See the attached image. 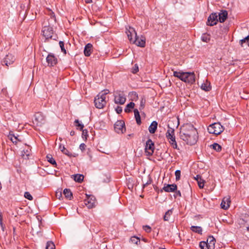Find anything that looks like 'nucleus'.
Here are the masks:
<instances>
[{
  "mask_svg": "<svg viewBox=\"0 0 249 249\" xmlns=\"http://www.w3.org/2000/svg\"><path fill=\"white\" fill-rule=\"evenodd\" d=\"M116 111L118 114H120L122 112V108L121 107L118 106L116 108Z\"/></svg>",
  "mask_w": 249,
  "mask_h": 249,
  "instance_id": "nucleus-49",
  "label": "nucleus"
},
{
  "mask_svg": "<svg viewBox=\"0 0 249 249\" xmlns=\"http://www.w3.org/2000/svg\"><path fill=\"white\" fill-rule=\"evenodd\" d=\"M218 21L221 22H224L228 18V12L226 10L221 11L218 14Z\"/></svg>",
  "mask_w": 249,
  "mask_h": 249,
  "instance_id": "nucleus-19",
  "label": "nucleus"
},
{
  "mask_svg": "<svg viewBox=\"0 0 249 249\" xmlns=\"http://www.w3.org/2000/svg\"><path fill=\"white\" fill-rule=\"evenodd\" d=\"M143 230L147 233H149L151 231V228L150 226L146 225L143 227Z\"/></svg>",
  "mask_w": 249,
  "mask_h": 249,
  "instance_id": "nucleus-44",
  "label": "nucleus"
},
{
  "mask_svg": "<svg viewBox=\"0 0 249 249\" xmlns=\"http://www.w3.org/2000/svg\"><path fill=\"white\" fill-rule=\"evenodd\" d=\"M155 149V145L153 141L149 139L145 146V153L147 156H152L154 153Z\"/></svg>",
  "mask_w": 249,
  "mask_h": 249,
  "instance_id": "nucleus-7",
  "label": "nucleus"
},
{
  "mask_svg": "<svg viewBox=\"0 0 249 249\" xmlns=\"http://www.w3.org/2000/svg\"><path fill=\"white\" fill-rule=\"evenodd\" d=\"M95 198L93 196L86 195V198L84 199V204L88 209H91L95 207Z\"/></svg>",
  "mask_w": 249,
  "mask_h": 249,
  "instance_id": "nucleus-9",
  "label": "nucleus"
},
{
  "mask_svg": "<svg viewBox=\"0 0 249 249\" xmlns=\"http://www.w3.org/2000/svg\"><path fill=\"white\" fill-rule=\"evenodd\" d=\"M75 134V132L74 131H71L70 132V135L71 136H73Z\"/></svg>",
  "mask_w": 249,
  "mask_h": 249,
  "instance_id": "nucleus-57",
  "label": "nucleus"
},
{
  "mask_svg": "<svg viewBox=\"0 0 249 249\" xmlns=\"http://www.w3.org/2000/svg\"><path fill=\"white\" fill-rule=\"evenodd\" d=\"M217 17L218 16L216 13L211 14L208 18L207 24L211 26L216 25L218 21Z\"/></svg>",
  "mask_w": 249,
  "mask_h": 249,
  "instance_id": "nucleus-12",
  "label": "nucleus"
},
{
  "mask_svg": "<svg viewBox=\"0 0 249 249\" xmlns=\"http://www.w3.org/2000/svg\"><path fill=\"white\" fill-rule=\"evenodd\" d=\"M158 126V123L156 121H153L152 122L148 128V130L151 134H154Z\"/></svg>",
  "mask_w": 249,
  "mask_h": 249,
  "instance_id": "nucleus-21",
  "label": "nucleus"
},
{
  "mask_svg": "<svg viewBox=\"0 0 249 249\" xmlns=\"http://www.w3.org/2000/svg\"><path fill=\"white\" fill-rule=\"evenodd\" d=\"M201 40L205 42H208L210 40V37L208 35L204 34L201 36Z\"/></svg>",
  "mask_w": 249,
  "mask_h": 249,
  "instance_id": "nucleus-33",
  "label": "nucleus"
},
{
  "mask_svg": "<svg viewBox=\"0 0 249 249\" xmlns=\"http://www.w3.org/2000/svg\"><path fill=\"white\" fill-rule=\"evenodd\" d=\"M240 42L242 46H243V43L246 42L248 43V45L249 46V36H248L244 39L240 40Z\"/></svg>",
  "mask_w": 249,
  "mask_h": 249,
  "instance_id": "nucleus-35",
  "label": "nucleus"
},
{
  "mask_svg": "<svg viewBox=\"0 0 249 249\" xmlns=\"http://www.w3.org/2000/svg\"><path fill=\"white\" fill-rule=\"evenodd\" d=\"M126 101L125 95L123 92H117L114 96V102L117 104L124 105Z\"/></svg>",
  "mask_w": 249,
  "mask_h": 249,
  "instance_id": "nucleus-8",
  "label": "nucleus"
},
{
  "mask_svg": "<svg viewBox=\"0 0 249 249\" xmlns=\"http://www.w3.org/2000/svg\"><path fill=\"white\" fill-rule=\"evenodd\" d=\"M42 32L43 36L45 37L46 40L52 39L53 36V28L50 26H45L43 28Z\"/></svg>",
  "mask_w": 249,
  "mask_h": 249,
  "instance_id": "nucleus-11",
  "label": "nucleus"
},
{
  "mask_svg": "<svg viewBox=\"0 0 249 249\" xmlns=\"http://www.w3.org/2000/svg\"><path fill=\"white\" fill-rule=\"evenodd\" d=\"M166 137L172 147L177 149L178 145L176 141L175 130L174 128L170 127L169 125H168V130L166 133Z\"/></svg>",
  "mask_w": 249,
  "mask_h": 249,
  "instance_id": "nucleus-5",
  "label": "nucleus"
},
{
  "mask_svg": "<svg viewBox=\"0 0 249 249\" xmlns=\"http://www.w3.org/2000/svg\"><path fill=\"white\" fill-rule=\"evenodd\" d=\"M135 106V104L133 102H130L129 104H128L126 107L124 109V111L125 112H129L131 111V109H132L134 108Z\"/></svg>",
  "mask_w": 249,
  "mask_h": 249,
  "instance_id": "nucleus-29",
  "label": "nucleus"
},
{
  "mask_svg": "<svg viewBox=\"0 0 249 249\" xmlns=\"http://www.w3.org/2000/svg\"><path fill=\"white\" fill-rule=\"evenodd\" d=\"M59 149L64 154L69 156H71V153L67 149H66L64 146H62L60 145L59 146Z\"/></svg>",
  "mask_w": 249,
  "mask_h": 249,
  "instance_id": "nucleus-30",
  "label": "nucleus"
},
{
  "mask_svg": "<svg viewBox=\"0 0 249 249\" xmlns=\"http://www.w3.org/2000/svg\"><path fill=\"white\" fill-rule=\"evenodd\" d=\"M173 213V210L172 209H170L168 210L165 213L164 216H163V220L165 221H168L169 220L170 217L171 215Z\"/></svg>",
  "mask_w": 249,
  "mask_h": 249,
  "instance_id": "nucleus-25",
  "label": "nucleus"
},
{
  "mask_svg": "<svg viewBox=\"0 0 249 249\" xmlns=\"http://www.w3.org/2000/svg\"><path fill=\"white\" fill-rule=\"evenodd\" d=\"M114 130L117 133H123L125 130L124 122L122 120L117 121L114 125Z\"/></svg>",
  "mask_w": 249,
  "mask_h": 249,
  "instance_id": "nucleus-10",
  "label": "nucleus"
},
{
  "mask_svg": "<svg viewBox=\"0 0 249 249\" xmlns=\"http://www.w3.org/2000/svg\"><path fill=\"white\" fill-rule=\"evenodd\" d=\"M197 182L200 188H203L204 187L205 181L202 178L199 179L198 181H197Z\"/></svg>",
  "mask_w": 249,
  "mask_h": 249,
  "instance_id": "nucleus-40",
  "label": "nucleus"
},
{
  "mask_svg": "<svg viewBox=\"0 0 249 249\" xmlns=\"http://www.w3.org/2000/svg\"><path fill=\"white\" fill-rule=\"evenodd\" d=\"M139 71V67L137 64H135L133 67L132 72L133 73H136Z\"/></svg>",
  "mask_w": 249,
  "mask_h": 249,
  "instance_id": "nucleus-43",
  "label": "nucleus"
},
{
  "mask_svg": "<svg viewBox=\"0 0 249 249\" xmlns=\"http://www.w3.org/2000/svg\"><path fill=\"white\" fill-rule=\"evenodd\" d=\"M134 116H140L139 112V111H138V110L137 109H134Z\"/></svg>",
  "mask_w": 249,
  "mask_h": 249,
  "instance_id": "nucleus-53",
  "label": "nucleus"
},
{
  "mask_svg": "<svg viewBox=\"0 0 249 249\" xmlns=\"http://www.w3.org/2000/svg\"><path fill=\"white\" fill-rule=\"evenodd\" d=\"M0 226H1L2 230L3 231L4 227V225H3V223H2V216L0 217Z\"/></svg>",
  "mask_w": 249,
  "mask_h": 249,
  "instance_id": "nucleus-52",
  "label": "nucleus"
},
{
  "mask_svg": "<svg viewBox=\"0 0 249 249\" xmlns=\"http://www.w3.org/2000/svg\"><path fill=\"white\" fill-rule=\"evenodd\" d=\"M131 240L132 242L134 243L135 244H137L138 242H140V240L139 238L136 237H133L131 238Z\"/></svg>",
  "mask_w": 249,
  "mask_h": 249,
  "instance_id": "nucleus-45",
  "label": "nucleus"
},
{
  "mask_svg": "<svg viewBox=\"0 0 249 249\" xmlns=\"http://www.w3.org/2000/svg\"><path fill=\"white\" fill-rule=\"evenodd\" d=\"M151 182H152V180L150 178H149V179L146 183L143 184V188L145 187L148 185L151 184Z\"/></svg>",
  "mask_w": 249,
  "mask_h": 249,
  "instance_id": "nucleus-51",
  "label": "nucleus"
},
{
  "mask_svg": "<svg viewBox=\"0 0 249 249\" xmlns=\"http://www.w3.org/2000/svg\"><path fill=\"white\" fill-rule=\"evenodd\" d=\"M2 188L1 183L0 182V189Z\"/></svg>",
  "mask_w": 249,
  "mask_h": 249,
  "instance_id": "nucleus-58",
  "label": "nucleus"
},
{
  "mask_svg": "<svg viewBox=\"0 0 249 249\" xmlns=\"http://www.w3.org/2000/svg\"><path fill=\"white\" fill-rule=\"evenodd\" d=\"M85 2L87 3H89L92 2V0H85Z\"/></svg>",
  "mask_w": 249,
  "mask_h": 249,
  "instance_id": "nucleus-56",
  "label": "nucleus"
},
{
  "mask_svg": "<svg viewBox=\"0 0 249 249\" xmlns=\"http://www.w3.org/2000/svg\"><path fill=\"white\" fill-rule=\"evenodd\" d=\"M195 179L196 180V181H198L199 179H200V178H201V177L200 176V175H197L196 177L195 178Z\"/></svg>",
  "mask_w": 249,
  "mask_h": 249,
  "instance_id": "nucleus-54",
  "label": "nucleus"
},
{
  "mask_svg": "<svg viewBox=\"0 0 249 249\" xmlns=\"http://www.w3.org/2000/svg\"><path fill=\"white\" fill-rule=\"evenodd\" d=\"M63 194L66 198L70 200L72 197V194L69 189H65L63 191Z\"/></svg>",
  "mask_w": 249,
  "mask_h": 249,
  "instance_id": "nucleus-24",
  "label": "nucleus"
},
{
  "mask_svg": "<svg viewBox=\"0 0 249 249\" xmlns=\"http://www.w3.org/2000/svg\"><path fill=\"white\" fill-rule=\"evenodd\" d=\"M201 88L206 91H209L211 89V86L210 83L208 82V81H206L205 83H203L202 84L201 86Z\"/></svg>",
  "mask_w": 249,
  "mask_h": 249,
  "instance_id": "nucleus-23",
  "label": "nucleus"
},
{
  "mask_svg": "<svg viewBox=\"0 0 249 249\" xmlns=\"http://www.w3.org/2000/svg\"><path fill=\"white\" fill-rule=\"evenodd\" d=\"M248 230L249 231V227H247Z\"/></svg>",
  "mask_w": 249,
  "mask_h": 249,
  "instance_id": "nucleus-59",
  "label": "nucleus"
},
{
  "mask_svg": "<svg viewBox=\"0 0 249 249\" xmlns=\"http://www.w3.org/2000/svg\"><path fill=\"white\" fill-rule=\"evenodd\" d=\"M35 121L37 125H41L45 123V117L42 114L38 112L35 115Z\"/></svg>",
  "mask_w": 249,
  "mask_h": 249,
  "instance_id": "nucleus-14",
  "label": "nucleus"
},
{
  "mask_svg": "<svg viewBox=\"0 0 249 249\" xmlns=\"http://www.w3.org/2000/svg\"><path fill=\"white\" fill-rule=\"evenodd\" d=\"M215 243V239L212 236H209L207 240V242H206V243L207 244L208 248H209L210 249H214Z\"/></svg>",
  "mask_w": 249,
  "mask_h": 249,
  "instance_id": "nucleus-17",
  "label": "nucleus"
},
{
  "mask_svg": "<svg viewBox=\"0 0 249 249\" xmlns=\"http://www.w3.org/2000/svg\"><path fill=\"white\" fill-rule=\"evenodd\" d=\"M191 229L193 231L195 232H196L201 234H202V229L200 227L192 226L191 227Z\"/></svg>",
  "mask_w": 249,
  "mask_h": 249,
  "instance_id": "nucleus-26",
  "label": "nucleus"
},
{
  "mask_svg": "<svg viewBox=\"0 0 249 249\" xmlns=\"http://www.w3.org/2000/svg\"><path fill=\"white\" fill-rule=\"evenodd\" d=\"M86 146V145L83 143L80 145L79 148L82 152H83L84 150H85Z\"/></svg>",
  "mask_w": 249,
  "mask_h": 249,
  "instance_id": "nucleus-46",
  "label": "nucleus"
},
{
  "mask_svg": "<svg viewBox=\"0 0 249 249\" xmlns=\"http://www.w3.org/2000/svg\"><path fill=\"white\" fill-rule=\"evenodd\" d=\"M84 176L81 174H77L74 176V179L78 182H81L84 179Z\"/></svg>",
  "mask_w": 249,
  "mask_h": 249,
  "instance_id": "nucleus-28",
  "label": "nucleus"
},
{
  "mask_svg": "<svg viewBox=\"0 0 249 249\" xmlns=\"http://www.w3.org/2000/svg\"><path fill=\"white\" fill-rule=\"evenodd\" d=\"M177 189V186L175 184H168L164 186L163 190L166 192H173Z\"/></svg>",
  "mask_w": 249,
  "mask_h": 249,
  "instance_id": "nucleus-18",
  "label": "nucleus"
},
{
  "mask_svg": "<svg viewBox=\"0 0 249 249\" xmlns=\"http://www.w3.org/2000/svg\"><path fill=\"white\" fill-rule=\"evenodd\" d=\"M173 76L185 83L192 84L195 82V74L194 72L174 71Z\"/></svg>",
  "mask_w": 249,
  "mask_h": 249,
  "instance_id": "nucleus-4",
  "label": "nucleus"
},
{
  "mask_svg": "<svg viewBox=\"0 0 249 249\" xmlns=\"http://www.w3.org/2000/svg\"><path fill=\"white\" fill-rule=\"evenodd\" d=\"M74 123L75 124V126L77 127V128H79L80 130H83L84 125L82 124H80L78 120H75Z\"/></svg>",
  "mask_w": 249,
  "mask_h": 249,
  "instance_id": "nucleus-37",
  "label": "nucleus"
},
{
  "mask_svg": "<svg viewBox=\"0 0 249 249\" xmlns=\"http://www.w3.org/2000/svg\"><path fill=\"white\" fill-rule=\"evenodd\" d=\"M46 159L48 162L53 165L54 166H56L57 164L55 160L52 157L51 155H48L46 156Z\"/></svg>",
  "mask_w": 249,
  "mask_h": 249,
  "instance_id": "nucleus-27",
  "label": "nucleus"
},
{
  "mask_svg": "<svg viewBox=\"0 0 249 249\" xmlns=\"http://www.w3.org/2000/svg\"><path fill=\"white\" fill-rule=\"evenodd\" d=\"M176 194L177 196H181V193L179 191H178L176 192Z\"/></svg>",
  "mask_w": 249,
  "mask_h": 249,
  "instance_id": "nucleus-55",
  "label": "nucleus"
},
{
  "mask_svg": "<svg viewBox=\"0 0 249 249\" xmlns=\"http://www.w3.org/2000/svg\"><path fill=\"white\" fill-rule=\"evenodd\" d=\"M211 146L217 152H219L221 150V146L217 143H214Z\"/></svg>",
  "mask_w": 249,
  "mask_h": 249,
  "instance_id": "nucleus-31",
  "label": "nucleus"
},
{
  "mask_svg": "<svg viewBox=\"0 0 249 249\" xmlns=\"http://www.w3.org/2000/svg\"><path fill=\"white\" fill-rule=\"evenodd\" d=\"M224 130V127L219 123H215L208 127V131L211 134L216 135L221 133Z\"/></svg>",
  "mask_w": 249,
  "mask_h": 249,
  "instance_id": "nucleus-6",
  "label": "nucleus"
},
{
  "mask_svg": "<svg viewBox=\"0 0 249 249\" xmlns=\"http://www.w3.org/2000/svg\"><path fill=\"white\" fill-rule=\"evenodd\" d=\"M199 247L201 249H210L208 248L207 244L206 243V242L201 241L199 243Z\"/></svg>",
  "mask_w": 249,
  "mask_h": 249,
  "instance_id": "nucleus-34",
  "label": "nucleus"
},
{
  "mask_svg": "<svg viewBox=\"0 0 249 249\" xmlns=\"http://www.w3.org/2000/svg\"><path fill=\"white\" fill-rule=\"evenodd\" d=\"M131 30V31H129L127 33V36L129 41L135 43L138 46L144 47L145 45V37L143 36L139 37L137 36V33L133 28Z\"/></svg>",
  "mask_w": 249,
  "mask_h": 249,
  "instance_id": "nucleus-3",
  "label": "nucleus"
},
{
  "mask_svg": "<svg viewBox=\"0 0 249 249\" xmlns=\"http://www.w3.org/2000/svg\"><path fill=\"white\" fill-rule=\"evenodd\" d=\"M109 90H104L100 92L94 99V104L96 108L99 109L103 108L106 105L107 101L109 99L107 94Z\"/></svg>",
  "mask_w": 249,
  "mask_h": 249,
  "instance_id": "nucleus-2",
  "label": "nucleus"
},
{
  "mask_svg": "<svg viewBox=\"0 0 249 249\" xmlns=\"http://www.w3.org/2000/svg\"><path fill=\"white\" fill-rule=\"evenodd\" d=\"M24 196L26 199L29 200H32L33 199V196L28 192H25Z\"/></svg>",
  "mask_w": 249,
  "mask_h": 249,
  "instance_id": "nucleus-39",
  "label": "nucleus"
},
{
  "mask_svg": "<svg viewBox=\"0 0 249 249\" xmlns=\"http://www.w3.org/2000/svg\"><path fill=\"white\" fill-rule=\"evenodd\" d=\"M179 136L187 144L194 145L197 141L198 133L194 126L189 124H184L180 127Z\"/></svg>",
  "mask_w": 249,
  "mask_h": 249,
  "instance_id": "nucleus-1",
  "label": "nucleus"
},
{
  "mask_svg": "<svg viewBox=\"0 0 249 249\" xmlns=\"http://www.w3.org/2000/svg\"><path fill=\"white\" fill-rule=\"evenodd\" d=\"M145 101L142 99L141 101L140 107H139L140 110L142 109L144 107Z\"/></svg>",
  "mask_w": 249,
  "mask_h": 249,
  "instance_id": "nucleus-47",
  "label": "nucleus"
},
{
  "mask_svg": "<svg viewBox=\"0 0 249 249\" xmlns=\"http://www.w3.org/2000/svg\"><path fill=\"white\" fill-rule=\"evenodd\" d=\"M56 196L60 199V197H62L61 191H57L56 192Z\"/></svg>",
  "mask_w": 249,
  "mask_h": 249,
  "instance_id": "nucleus-50",
  "label": "nucleus"
},
{
  "mask_svg": "<svg viewBox=\"0 0 249 249\" xmlns=\"http://www.w3.org/2000/svg\"><path fill=\"white\" fill-rule=\"evenodd\" d=\"M29 155H30V151H28V150H27L26 152L24 150H23L22 151V156L24 158H28V156Z\"/></svg>",
  "mask_w": 249,
  "mask_h": 249,
  "instance_id": "nucleus-41",
  "label": "nucleus"
},
{
  "mask_svg": "<svg viewBox=\"0 0 249 249\" xmlns=\"http://www.w3.org/2000/svg\"><path fill=\"white\" fill-rule=\"evenodd\" d=\"M231 203V200L229 197H224L221 203V207L224 210L228 209Z\"/></svg>",
  "mask_w": 249,
  "mask_h": 249,
  "instance_id": "nucleus-16",
  "label": "nucleus"
},
{
  "mask_svg": "<svg viewBox=\"0 0 249 249\" xmlns=\"http://www.w3.org/2000/svg\"><path fill=\"white\" fill-rule=\"evenodd\" d=\"M9 139L13 142L17 143L18 141H21V140L19 138V136L18 135H15L14 134H12L10 133L8 135Z\"/></svg>",
  "mask_w": 249,
  "mask_h": 249,
  "instance_id": "nucleus-22",
  "label": "nucleus"
},
{
  "mask_svg": "<svg viewBox=\"0 0 249 249\" xmlns=\"http://www.w3.org/2000/svg\"><path fill=\"white\" fill-rule=\"evenodd\" d=\"M15 61L14 56L11 54H8L5 56L2 61V65L8 66L12 64Z\"/></svg>",
  "mask_w": 249,
  "mask_h": 249,
  "instance_id": "nucleus-13",
  "label": "nucleus"
},
{
  "mask_svg": "<svg viewBox=\"0 0 249 249\" xmlns=\"http://www.w3.org/2000/svg\"><path fill=\"white\" fill-rule=\"evenodd\" d=\"M46 61L49 66H53L57 62V58L52 54H48L46 58Z\"/></svg>",
  "mask_w": 249,
  "mask_h": 249,
  "instance_id": "nucleus-15",
  "label": "nucleus"
},
{
  "mask_svg": "<svg viewBox=\"0 0 249 249\" xmlns=\"http://www.w3.org/2000/svg\"><path fill=\"white\" fill-rule=\"evenodd\" d=\"M92 51V45L90 43L87 44L84 48V53L86 56H89L90 55Z\"/></svg>",
  "mask_w": 249,
  "mask_h": 249,
  "instance_id": "nucleus-20",
  "label": "nucleus"
},
{
  "mask_svg": "<svg viewBox=\"0 0 249 249\" xmlns=\"http://www.w3.org/2000/svg\"><path fill=\"white\" fill-rule=\"evenodd\" d=\"M180 173L181 172L180 170H176L175 172V176H176V179L177 180H178L180 179Z\"/></svg>",
  "mask_w": 249,
  "mask_h": 249,
  "instance_id": "nucleus-42",
  "label": "nucleus"
},
{
  "mask_svg": "<svg viewBox=\"0 0 249 249\" xmlns=\"http://www.w3.org/2000/svg\"><path fill=\"white\" fill-rule=\"evenodd\" d=\"M88 131L87 129H83L82 130V137L83 139L86 140L87 139V138L88 137Z\"/></svg>",
  "mask_w": 249,
  "mask_h": 249,
  "instance_id": "nucleus-38",
  "label": "nucleus"
},
{
  "mask_svg": "<svg viewBox=\"0 0 249 249\" xmlns=\"http://www.w3.org/2000/svg\"><path fill=\"white\" fill-rule=\"evenodd\" d=\"M136 122L138 124L140 125L141 124V117L140 116H135Z\"/></svg>",
  "mask_w": 249,
  "mask_h": 249,
  "instance_id": "nucleus-48",
  "label": "nucleus"
},
{
  "mask_svg": "<svg viewBox=\"0 0 249 249\" xmlns=\"http://www.w3.org/2000/svg\"><path fill=\"white\" fill-rule=\"evenodd\" d=\"M46 249H55V245L51 241L48 242L46 245Z\"/></svg>",
  "mask_w": 249,
  "mask_h": 249,
  "instance_id": "nucleus-32",
  "label": "nucleus"
},
{
  "mask_svg": "<svg viewBox=\"0 0 249 249\" xmlns=\"http://www.w3.org/2000/svg\"><path fill=\"white\" fill-rule=\"evenodd\" d=\"M59 46L61 48L62 52H63L64 54L67 53V52L66 49L64 48V43L63 41H59Z\"/></svg>",
  "mask_w": 249,
  "mask_h": 249,
  "instance_id": "nucleus-36",
  "label": "nucleus"
}]
</instances>
